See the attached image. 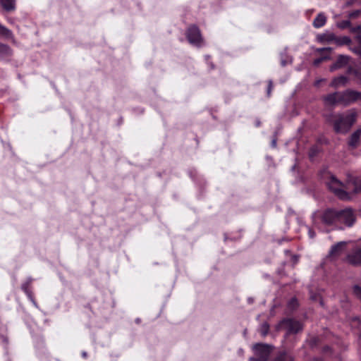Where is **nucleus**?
I'll use <instances>...</instances> for the list:
<instances>
[{"label":"nucleus","mask_w":361,"mask_h":361,"mask_svg":"<svg viewBox=\"0 0 361 361\" xmlns=\"http://www.w3.org/2000/svg\"><path fill=\"white\" fill-rule=\"evenodd\" d=\"M356 119L357 112L355 109H350L345 114H331L328 118L337 133H346L355 123Z\"/></svg>","instance_id":"obj_1"},{"label":"nucleus","mask_w":361,"mask_h":361,"mask_svg":"<svg viewBox=\"0 0 361 361\" xmlns=\"http://www.w3.org/2000/svg\"><path fill=\"white\" fill-rule=\"evenodd\" d=\"M338 210L327 209L324 211H317L312 216V222L314 226L320 228L321 225L338 226Z\"/></svg>","instance_id":"obj_2"},{"label":"nucleus","mask_w":361,"mask_h":361,"mask_svg":"<svg viewBox=\"0 0 361 361\" xmlns=\"http://www.w3.org/2000/svg\"><path fill=\"white\" fill-rule=\"evenodd\" d=\"M326 184L329 189L332 191L338 198L347 200L350 198V195L347 190H351V185L349 183L348 185L343 184L339 180L331 174H327Z\"/></svg>","instance_id":"obj_3"},{"label":"nucleus","mask_w":361,"mask_h":361,"mask_svg":"<svg viewBox=\"0 0 361 361\" xmlns=\"http://www.w3.org/2000/svg\"><path fill=\"white\" fill-rule=\"evenodd\" d=\"M338 226L337 228H343L341 225L346 226H352L355 221V216L353 210L346 208L342 210H338Z\"/></svg>","instance_id":"obj_4"},{"label":"nucleus","mask_w":361,"mask_h":361,"mask_svg":"<svg viewBox=\"0 0 361 361\" xmlns=\"http://www.w3.org/2000/svg\"><path fill=\"white\" fill-rule=\"evenodd\" d=\"M253 350L257 357H250V361H267L271 348L267 344L257 343L253 346Z\"/></svg>","instance_id":"obj_5"},{"label":"nucleus","mask_w":361,"mask_h":361,"mask_svg":"<svg viewBox=\"0 0 361 361\" xmlns=\"http://www.w3.org/2000/svg\"><path fill=\"white\" fill-rule=\"evenodd\" d=\"M339 93L341 104L344 106L349 105L357 100H361V92L357 91L347 90L343 92H339Z\"/></svg>","instance_id":"obj_6"},{"label":"nucleus","mask_w":361,"mask_h":361,"mask_svg":"<svg viewBox=\"0 0 361 361\" xmlns=\"http://www.w3.org/2000/svg\"><path fill=\"white\" fill-rule=\"evenodd\" d=\"M345 261L353 267L361 266V247H353L346 255Z\"/></svg>","instance_id":"obj_7"},{"label":"nucleus","mask_w":361,"mask_h":361,"mask_svg":"<svg viewBox=\"0 0 361 361\" xmlns=\"http://www.w3.org/2000/svg\"><path fill=\"white\" fill-rule=\"evenodd\" d=\"M186 37L190 44L197 47H200L202 45L203 40L200 30L197 26L192 25L189 27L186 32Z\"/></svg>","instance_id":"obj_8"},{"label":"nucleus","mask_w":361,"mask_h":361,"mask_svg":"<svg viewBox=\"0 0 361 361\" xmlns=\"http://www.w3.org/2000/svg\"><path fill=\"white\" fill-rule=\"evenodd\" d=\"M281 325L287 330L288 334H297L302 329L301 323L293 319L283 320Z\"/></svg>","instance_id":"obj_9"},{"label":"nucleus","mask_w":361,"mask_h":361,"mask_svg":"<svg viewBox=\"0 0 361 361\" xmlns=\"http://www.w3.org/2000/svg\"><path fill=\"white\" fill-rule=\"evenodd\" d=\"M346 245L347 242L341 241L332 245L329 252V257L333 259L337 258L343 252Z\"/></svg>","instance_id":"obj_10"},{"label":"nucleus","mask_w":361,"mask_h":361,"mask_svg":"<svg viewBox=\"0 0 361 361\" xmlns=\"http://www.w3.org/2000/svg\"><path fill=\"white\" fill-rule=\"evenodd\" d=\"M339 92L327 94L324 97V102L326 105L334 106L341 104Z\"/></svg>","instance_id":"obj_11"},{"label":"nucleus","mask_w":361,"mask_h":361,"mask_svg":"<svg viewBox=\"0 0 361 361\" xmlns=\"http://www.w3.org/2000/svg\"><path fill=\"white\" fill-rule=\"evenodd\" d=\"M361 136V128L356 130L350 136L348 140V145L351 149H355L360 144V138Z\"/></svg>","instance_id":"obj_12"},{"label":"nucleus","mask_w":361,"mask_h":361,"mask_svg":"<svg viewBox=\"0 0 361 361\" xmlns=\"http://www.w3.org/2000/svg\"><path fill=\"white\" fill-rule=\"evenodd\" d=\"M349 57L343 55H340L336 61L330 66V71L333 72L336 69L341 68L348 63Z\"/></svg>","instance_id":"obj_13"},{"label":"nucleus","mask_w":361,"mask_h":361,"mask_svg":"<svg viewBox=\"0 0 361 361\" xmlns=\"http://www.w3.org/2000/svg\"><path fill=\"white\" fill-rule=\"evenodd\" d=\"M326 22V17L322 13H319L313 20V26L316 28L323 27Z\"/></svg>","instance_id":"obj_14"},{"label":"nucleus","mask_w":361,"mask_h":361,"mask_svg":"<svg viewBox=\"0 0 361 361\" xmlns=\"http://www.w3.org/2000/svg\"><path fill=\"white\" fill-rule=\"evenodd\" d=\"M30 281L23 283L22 285V289L26 293V295H27V297L29 298V299L30 300L32 303L36 307H37L38 305H37V303L36 302V301H35V298L33 297L32 293V291H31V290L30 288Z\"/></svg>","instance_id":"obj_15"},{"label":"nucleus","mask_w":361,"mask_h":361,"mask_svg":"<svg viewBox=\"0 0 361 361\" xmlns=\"http://www.w3.org/2000/svg\"><path fill=\"white\" fill-rule=\"evenodd\" d=\"M3 8L8 11H13L16 9V0H0Z\"/></svg>","instance_id":"obj_16"},{"label":"nucleus","mask_w":361,"mask_h":361,"mask_svg":"<svg viewBox=\"0 0 361 361\" xmlns=\"http://www.w3.org/2000/svg\"><path fill=\"white\" fill-rule=\"evenodd\" d=\"M273 361H294V358L290 353L281 351L278 353Z\"/></svg>","instance_id":"obj_17"},{"label":"nucleus","mask_w":361,"mask_h":361,"mask_svg":"<svg viewBox=\"0 0 361 361\" xmlns=\"http://www.w3.org/2000/svg\"><path fill=\"white\" fill-rule=\"evenodd\" d=\"M348 82V78L343 75L335 78L332 82L331 85L334 87H338L341 86L345 85Z\"/></svg>","instance_id":"obj_18"},{"label":"nucleus","mask_w":361,"mask_h":361,"mask_svg":"<svg viewBox=\"0 0 361 361\" xmlns=\"http://www.w3.org/2000/svg\"><path fill=\"white\" fill-rule=\"evenodd\" d=\"M334 39L335 36L331 33H324L317 36V39L320 42H330Z\"/></svg>","instance_id":"obj_19"},{"label":"nucleus","mask_w":361,"mask_h":361,"mask_svg":"<svg viewBox=\"0 0 361 361\" xmlns=\"http://www.w3.org/2000/svg\"><path fill=\"white\" fill-rule=\"evenodd\" d=\"M353 188L352 191L354 194L361 193V178H357L352 182Z\"/></svg>","instance_id":"obj_20"},{"label":"nucleus","mask_w":361,"mask_h":361,"mask_svg":"<svg viewBox=\"0 0 361 361\" xmlns=\"http://www.w3.org/2000/svg\"><path fill=\"white\" fill-rule=\"evenodd\" d=\"M0 35H3L7 38L13 37L12 32L1 24H0Z\"/></svg>","instance_id":"obj_21"},{"label":"nucleus","mask_w":361,"mask_h":361,"mask_svg":"<svg viewBox=\"0 0 361 361\" xmlns=\"http://www.w3.org/2000/svg\"><path fill=\"white\" fill-rule=\"evenodd\" d=\"M0 52L6 54H10L11 49L6 44H0Z\"/></svg>","instance_id":"obj_22"},{"label":"nucleus","mask_w":361,"mask_h":361,"mask_svg":"<svg viewBox=\"0 0 361 361\" xmlns=\"http://www.w3.org/2000/svg\"><path fill=\"white\" fill-rule=\"evenodd\" d=\"M338 26L341 29H345L350 26V22L349 20H342L338 23Z\"/></svg>","instance_id":"obj_23"},{"label":"nucleus","mask_w":361,"mask_h":361,"mask_svg":"<svg viewBox=\"0 0 361 361\" xmlns=\"http://www.w3.org/2000/svg\"><path fill=\"white\" fill-rule=\"evenodd\" d=\"M353 293L355 295L361 300V287L359 286H355L353 287Z\"/></svg>","instance_id":"obj_24"},{"label":"nucleus","mask_w":361,"mask_h":361,"mask_svg":"<svg viewBox=\"0 0 361 361\" xmlns=\"http://www.w3.org/2000/svg\"><path fill=\"white\" fill-rule=\"evenodd\" d=\"M269 329V326L268 324H267V323H264V324L262 325V326H261V332H262V334L263 336L267 335V334L268 333Z\"/></svg>","instance_id":"obj_25"},{"label":"nucleus","mask_w":361,"mask_h":361,"mask_svg":"<svg viewBox=\"0 0 361 361\" xmlns=\"http://www.w3.org/2000/svg\"><path fill=\"white\" fill-rule=\"evenodd\" d=\"M350 49L361 59V47H352Z\"/></svg>","instance_id":"obj_26"},{"label":"nucleus","mask_w":361,"mask_h":361,"mask_svg":"<svg viewBox=\"0 0 361 361\" xmlns=\"http://www.w3.org/2000/svg\"><path fill=\"white\" fill-rule=\"evenodd\" d=\"M361 24L360 25L350 27V31L353 33H361Z\"/></svg>","instance_id":"obj_27"},{"label":"nucleus","mask_w":361,"mask_h":361,"mask_svg":"<svg viewBox=\"0 0 361 361\" xmlns=\"http://www.w3.org/2000/svg\"><path fill=\"white\" fill-rule=\"evenodd\" d=\"M326 59H327L326 57H320V58L316 59L314 61V65L319 66L322 61H324Z\"/></svg>","instance_id":"obj_28"},{"label":"nucleus","mask_w":361,"mask_h":361,"mask_svg":"<svg viewBox=\"0 0 361 361\" xmlns=\"http://www.w3.org/2000/svg\"><path fill=\"white\" fill-rule=\"evenodd\" d=\"M0 342L4 343L6 345L8 343L7 336L3 334H0Z\"/></svg>","instance_id":"obj_29"},{"label":"nucleus","mask_w":361,"mask_h":361,"mask_svg":"<svg viewBox=\"0 0 361 361\" xmlns=\"http://www.w3.org/2000/svg\"><path fill=\"white\" fill-rule=\"evenodd\" d=\"M273 85L271 80L269 81L268 87H267V95L269 97L271 94V92L272 90Z\"/></svg>","instance_id":"obj_30"},{"label":"nucleus","mask_w":361,"mask_h":361,"mask_svg":"<svg viewBox=\"0 0 361 361\" xmlns=\"http://www.w3.org/2000/svg\"><path fill=\"white\" fill-rule=\"evenodd\" d=\"M355 40L358 45L361 47V33H358L357 36L355 37Z\"/></svg>","instance_id":"obj_31"},{"label":"nucleus","mask_w":361,"mask_h":361,"mask_svg":"<svg viewBox=\"0 0 361 361\" xmlns=\"http://www.w3.org/2000/svg\"><path fill=\"white\" fill-rule=\"evenodd\" d=\"M308 235L310 238H314L316 235L315 232L311 228H309Z\"/></svg>","instance_id":"obj_32"},{"label":"nucleus","mask_w":361,"mask_h":361,"mask_svg":"<svg viewBox=\"0 0 361 361\" xmlns=\"http://www.w3.org/2000/svg\"><path fill=\"white\" fill-rule=\"evenodd\" d=\"M343 44H349L350 42V39L348 37H344L342 39Z\"/></svg>","instance_id":"obj_33"},{"label":"nucleus","mask_w":361,"mask_h":361,"mask_svg":"<svg viewBox=\"0 0 361 361\" xmlns=\"http://www.w3.org/2000/svg\"><path fill=\"white\" fill-rule=\"evenodd\" d=\"M82 357H83L86 358V357H87V353H86V352H83V353H82Z\"/></svg>","instance_id":"obj_34"},{"label":"nucleus","mask_w":361,"mask_h":361,"mask_svg":"<svg viewBox=\"0 0 361 361\" xmlns=\"http://www.w3.org/2000/svg\"><path fill=\"white\" fill-rule=\"evenodd\" d=\"M286 62L285 61H283H283H281V65H282L283 66H286Z\"/></svg>","instance_id":"obj_35"},{"label":"nucleus","mask_w":361,"mask_h":361,"mask_svg":"<svg viewBox=\"0 0 361 361\" xmlns=\"http://www.w3.org/2000/svg\"><path fill=\"white\" fill-rule=\"evenodd\" d=\"M276 140H273V141H272V145H273L274 147H275V146H276Z\"/></svg>","instance_id":"obj_36"},{"label":"nucleus","mask_w":361,"mask_h":361,"mask_svg":"<svg viewBox=\"0 0 361 361\" xmlns=\"http://www.w3.org/2000/svg\"><path fill=\"white\" fill-rule=\"evenodd\" d=\"M314 361H323V360L322 359H320V358H315L314 360Z\"/></svg>","instance_id":"obj_37"},{"label":"nucleus","mask_w":361,"mask_h":361,"mask_svg":"<svg viewBox=\"0 0 361 361\" xmlns=\"http://www.w3.org/2000/svg\"><path fill=\"white\" fill-rule=\"evenodd\" d=\"M331 49L330 48H324V49H322V50H330Z\"/></svg>","instance_id":"obj_38"},{"label":"nucleus","mask_w":361,"mask_h":361,"mask_svg":"<svg viewBox=\"0 0 361 361\" xmlns=\"http://www.w3.org/2000/svg\"><path fill=\"white\" fill-rule=\"evenodd\" d=\"M313 154H314V152H311L310 156H313Z\"/></svg>","instance_id":"obj_39"}]
</instances>
